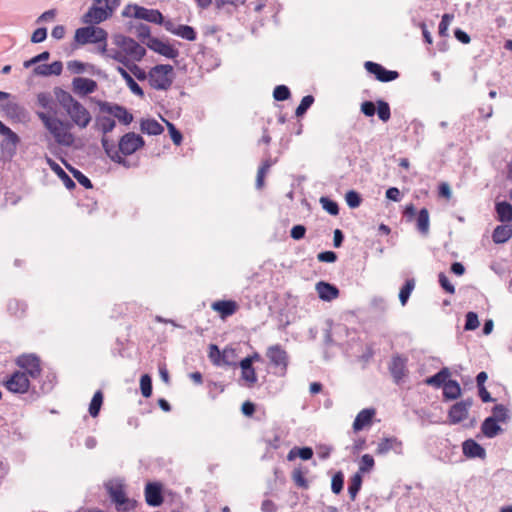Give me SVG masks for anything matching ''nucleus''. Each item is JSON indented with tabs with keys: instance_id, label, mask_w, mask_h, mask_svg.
<instances>
[{
	"instance_id": "obj_1",
	"label": "nucleus",
	"mask_w": 512,
	"mask_h": 512,
	"mask_svg": "<svg viewBox=\"0 0 512 512\" xmlns=\"http://www.w3.org/2000/svg\"><path fill=\"white\" fill-rule=\"evenodd\" d=\"M102 147L106 155L115 163L128 167V161L123 156H129L141 149L145 145L142 136L134 132L124 134L118 142V147L114 142L109 141L107 137L101 139Z\"/></svg>"
},
{
	"instance_id": "obj_2",
	"label": "nucleus",
	"mask_w": 512,
	"mask_h": 512,
	"mask_svg": "<svg viewBox=\"0 0 512 512\" xmlns=\"http://www.w3.org/2000/svg\"><path fill=\"white\" fill-rule=\"evenodd\" d=\"M37 116L45 128L53 135L56 143L63 146H71L73 144L74 137L69 132L70 124L68 122L51 117L44 112H37Z\"/></svg>"
},
{
	"instance_id": "obj_3",
	"label": "nucleus",
	"mask_w": 512,
	"mask_h": 512,
	"mask_svg": "<svg viewBox=\"0 0 512 512\" xmlns=\"http://www.w3.org/2000/svg\"><path fill=\"white\" fill-rule=\"evenodd\" d=\"M265 356L269 361L273 374L277 377H285L290 363V356L281 344H273L267 347Z\"/></svg>"
},
{
	"instance_id": "obj_4",
	"label": "nucleus",
	"mask_w": 512,
	"mask_h": 512,
	"mask_svg": "<svg viewBox=\"0 0 512 512\" xmlns=\"http://www.w3.org/2000/svg\"><path fill=\"white\" fill-rule=\"evenodd\" d=\"M149 84L156 90H168L173 83V67L169 64H159L148 73Z\"/></svg>"
},
{
	"instance_id": "obj_5",
	"label": "nucleus",
	"mask_w": 512,
	"mask_h": 512,
	"mask_svg": "<svg viewBox=\"0 0 512 512\" xmlns=\"http://www.w3.org/2000/svg\"><path fill=\"white\" fill-rule=\"evenodd\" d=\"M78 28L75 31L74 40L79 45H86L89 43H100L107 41L108 33L101 27L92 24Z\"/></svg>"
},
{
	"instance_id": "obj_6",
	"label": "nucleus",
	"mask_w": 512,
	"mask_h": 512,
	"mask_svg": "<svg viewBox=\"0 0 512 512\" xmlns=\"http://www.w3.org/2000/svg\"><path fill=\"white\" fill-rule=\"evenodd\" d=\"M123 17H134L154 24L163 23V15L157 9H148L137 4H128L122 11Z\"/></svg>"
},
{
	"instance_id": "obj_7",
	"label": "nucleus",
	"mask_w": 512,
	"mask_h": 512,
	"mask_svg": "<svg viewBox=\"0 0 512 512\" xmlns=\"http://www.w3.org/2000/svg\"><path fill=\"white\" fill-rule=\"evenodd\" d=\"M114 43L135 61L142 60L146 54V49L130 37L121 34L115 35Z\"/></svg>"
},
{
	"instance_id": "obj_8",
	"label": "nucleus",
	"mask_w": 512,
	"mask_h": 512,
	"mask_svg": "<svg viewBox=\"0 0 512 512\" xmlns=\"http://www.w3.org/2000/svg\"><path fill=\"white\" fill-rule=\"evenodd\" d=\"M102 3H96L93 0L92 6L82 16V23L97 25L109 19L115 12L108 5L101 6Z\"/></svg>"
},
{
	"instance_id": "obj_9",
	"label": "nucleus",
	"mask_w": 512,
	"mask_h": 512,
	"mask_svg": "<svg viewBox=\"0 0 512 512\" xmlns=\"http://www.w3.org/2000/svg\"><path fill=\"white\" fill-rule=\"evenodd\" d=\"M105 487L118 511H129L132 508L121 482H117L116 485H113V482H105Z\"/></svg>"
},
{
	"instance_id": "obj_10",
	"label": "nucleus",
	"mask_w": 512,
	"mask_h": 512,
	"mask_svg": "<svg viewBox=\"0 0 512 512\" xmlns=\"http://www.w3.org/2000/svg\"><path fill=\"white\" fill-rule=\"evenodd\" d=\"M472 405L473 399L470 397L454 403L448 411L449 423L456 425L464 421L468 417Z\"/></svg>"
},
{
	"instance_id": "obj_11",
	"label": "nucleus",
	"mask_w": 512,
	"mask_h": 512,
	"mask_svg": "<svg viewBox=\"0 0 512 512\" xmlns=\"http://www.w3.org/2000/svg\"><path fill=\"white\" fill-rule=\"evenodd\" d=\"M98 106L102 113L113 115L124 125H129L133 121V115L124 106L107 101H99Z\"/></svg>"
},
{
	"instance_id": "obj_12",
	"label": "nucleus",
	"mask_w": 512,
	"mask_h": 512,
	"mask_svg": "<svg viewBox=\"0 0 512 512\" xmlns=\"http://www.w3.org/2000/svg\"><path fill=\"white\" fill-rule=\"evenodd\" d=\"M16 364L24 369L23 372L27 374V377L37 379L41 374L40 360L34 354H23L16 360Z\"/></svg>"
},
{
	"instance_id": "obj_13",
	"label": "nucleus",
	"mask_w": 512,
	"mask_h": 512,
	"mask_svg": "<svg viewBox=\"0 0 512 512\" xmlns=\"http://www.w3.org/2000/svg\"><path fill=\"white\" fill-rule=\"evenodd\" d=\"M4 384L9 391L22 394L28 391L30 381L25 372L15 371Z\"/></svg>"
},
{
	"instance_id": "obj_14",
	"label": "nucleus",
	"mask_w": 512,
	"mask_h": 512,
	"mask_svg": "<svg viewBox=\"0 0 512 512\" xmlns=\"http://www.w3.org/2000/svg\"><path fill=\"white\" fill-rule=\"evenodd\" d=\"M144 494L147 505L151 507H159L164 502L161 482H146Z\"/></svg>"
},
{
	"instance_id": "obj_15",
	"label": "nucleus",
	"mask_w": 512,
	"mask_h": 512,
	"mask_svg": "<svg viewBox=\"0 0 512 512\" xmlns=\"http://www.w3.org/2000/svg\"><path fill=\"white\" fill-rule=\"evenodd\" d=\"M364 67L367 72L375 75V78L380 82H391L399 77L397 71L388 70L381 64L372 61H366Z\"/></svg>"
},
{
	"instance_id": "obj_16",
	"label": "nucleus",
	"mask_w": 512,
	"mask_h": 512,
	"mask_svg": "<svg viewBox=\"0 0 512 512\" xmlns=\"http://www.w3.org/2000/svg\"><path fill=\"white\" fill-rule=\"evenodd\" d=\"M388 369L393 378V381L399 385L408 374L407 358L400 355L393 356L389 363Z\"/></svg>"
},
{
	"instance_id": "obj_17",
	"label": "nucleus",
	"mask_w": 512,
	"mask_h": 512,
	"mask_svg": "<svg viewBox=\"0 0 512 512\" xmlns=\"http://www.w3.org/2000/svg\"><path fill=\"white\" fill-rule=\"evenodd\" d=\"M0 111H2L7 118L16 122H23L28 118V112L24 106L15 101H7L1 104Z\"/></svg>"
},
{
	"instance_id": "obj_18",
	"label": "nucleus",
	"mask_w": 512,
	"mask_h": 512,
	"mask_svg": "<svg viewBox=\"0 0 512 512\" xmlns=\"http://www.w3.org/2000/svg\"><path fill=\"white\" fill-rule=\"evenodd\" d=\"M66 112L71 120L80 128H86L91 121L89 111L79 101L75 102Z\"/></svg>"
},
{
	"instance_id": "obj_19",
	"label": "nucleus",
	"mask_w": 512,
	"mask_h": 512,
	"mask_svg": "<svg viewBox=\"0 0 512 512\" xmlns=\"http://www.w3.org/2000/svg\"><path fill=\"white\" fill-rule=\"evenodd\" d=\"M145 45L152 51L169 59H175L179 56V51L169 43H165L162 40L154 37L145 42Z\"/></svg>"
},
{
	"instance_id": "obj_20",
	"label": "nucleus",
	"mask_w": 512,
	"mask_h": 512,
	"mask_svg": "<svg viewBox=\"0 0 512 512\" xmlns=\"http://www.w3.org/2000/svg\"><path fill=\"white\" fill-rule=\"evenodd\" d=\"M19 143L20 137L14 131H10L9 134L5 135L0 142L2 154L8 158L14 157Z\"/></svg>"
},
{
	"instance_id": "obj_21",
	"label": "nucleus",
	"mask_w": 512,
	"mask_h": 512,
	"mask_svg": "<svg viewBox=\"0 0 512 512\" xmlns=\"http://www.w3.org/2000/svg\"><path fill=\"white\" fill-rule=\"evenodd\" d=\"M403 444L402 441L396 437L383 438L377 445L376 453L378 455H385L389 451H394L396 454H402Z\"/></svg>"
},
{
	"instance_id": "obj_22",
	"label": "nucleus",
	"mask_w": 512,
	"mask_h": 512,
	"mask_svg": "<svg viewBox=\"0 0 512 512\" xmlns=\"http://www.w3.org/2000/svg\"><path fill=\"white\" fill-rule=\"evenodd\" d=\"M73 90L75 93L82 96L93 93L97 88V83L93 79L76 77L72 81Z\"/></svg>"
},
{
	"instance_id": "obj_23",
	"label": "nucleus",
	"mask_w": 512,
	"mask_h": 512,
	"mask_svg": "<svg viewBox=\"0 0 512 512\" xmlns=\"http://www.w3.org/2000/svg\"><path fill=\"white\" fill-rule=\"evenodd\" d=\"M318 296L323 301H332L339 296V289L328 282L320 281L316 284Z\"/></svg>"
},
{
	"instance_id": "obj_24",
	"label": "nucleus",
	"mask_w": 512,
	"mask_h": 512,
	"mask_svg": "<svg viewBox=\"0 0 512 512\" xmlns=\"http://www.w3.org/2000/svg\"><path fill=\"white\" fill-rule=\"evenodd\" d=\"M376 414V410L374 408H366L361 410L354 422H353V430L355 432L363 430L366 426L372 423L373 417Z\"/></svg>"
},
{
	"instance_id": "obj_25",
	"label": "nucleus",
	"mask_w": 512,
	"mask_h": 512,
	"mask_svg": "<svg viewBox=\"0 0 512 512\" xmlns=\"http://www.w3.org/2000/svg\"><path fill=\"white\" fill-rule=\"evenodd\" d=\"M46 163L50 169L62 180L63 184L68 190L75 188L76 184L73 179L63 170V168L58 163H56L50 157H46Z\"/></svg>"
},
{
	"instance_id": "obj_26",
	"label": "nucleus",
	"mask_w": 512,
	"mask_h": 512,
	"mask_svg": "<svg viewBox=\"0 0 512 512\" xmlns=\"http://www.w3.org/2000/svg\"><path fill=\"white\" fill-rule=\"evenodd\" d=\"M463 453L469 458H484L485 449L473 439L465 440L462 444Z\"/></svg>"
},
{
	"instance_id": "obj_27",
	"label": "nucleus",
	"mask_w": 512,
	"mask_h": 512,
	"mask_svg": "<svg viewBox=\"0 0 512 512\" xmlns=\"http://www.w3.org/2000/svg\"><path fill=\"white\" fill-rule=\"evenodd\" d=\"M212 309L218 312L221 318L233 315L237 310V303L233 300H220L212 304Z\"/></svg>"
},
{
	"instance_id": "obj_28",
	"label": "nucleus",
	"mask_w": 512,
	"mask_h": 512,
	"mask_svg": "<svg viewBox=\"0 0 512 512\" xmlns=\"http://www.w3.org/2000/svg\"><path fill=\"white\" fill-rule=\"evenodd\" d=\"M450 374V370L447 367H444L436 374L426 378L424 382L429 386L443 388L444 384L449 380L448 378L450 377Z\"/></svg>"
},
{
	"instance_id": "obj_29",
	"label": "nucleus",
	"mask_w": 512,
	"mask_h": 512,
	"mask_svg": "<svg viewBox=\"0 0 512 512\" xmlns=\"http://www.w3.org/2000/svg\"><path fill=\"white\" fill-rule=\"evenodd\" d=\"M461 387L456 380L449 379L443 386L444 400H456L461 396Z\"/></svg>"
},
{
	"instance_id": "obj_30",
	"label": "nucleus",
	"mask_w": 512,
	"mask_h": 512,
	"mask_svg": "<svg viewBox=\"0 0 512 512\" xmlns=\"http://www.w3.org/2000/svg\"><path fill=\"white\" fill-rule=\"evenodd\" d=\"M117 72L121 75V77L125 80L127 86L131 90L132 93L139 97H144V91L139 86V84L132 78V76L127 72V70L122 66L116 67Z\"/></svg>"
},
{
	"instance_id": "obj_31",
	"label": "nucleus",
	"mask_w": 512,
	"mask_h": 512,
	"mask_svg": "<svg viewBox=\"0 0 512 512\" xmlns=\"http://www.w3.org/2000/svg\"><path fill=\"white\" fill-rule=\"evenodd\" d=\"M140 129L148 135H160L164 131V127L155 119H143L140 123Z\"/></svg>"
},
{
	"instance_id": "obj_32",
	"label": "nucleus",
	"mask_w": 512,
	"mask_h": 512,
	"mask_svg": "<svg viewBox=\"0 0 512 512\" xmlns=\"http://www.w3.org/2000/svg\"><path fill=\"white\" fill-rule=\"evenodd\" d=\"M482 433L488 437L493 438L497 436L501 431V427L498 425L496 418L487 417L481 425Z\"/></svg>"
},
{
	"instance_id": "obj_33",
	"label": "nucleus",
	"mask_w": 512,
	"mask_h": 512,
	"mask_svg": "<svg viewBox=\"0 0 512 512\" xmlns=\"http://www.w3.org/2000/svg\"><path fill=\"white\" fill-rule=\"evenodd\" d=\"M497 219L500 222H509L512 220V205L507 201L498 202L495 205Z\"/></svg>"
},
{
	"instance_id": "obj_34",
	"label": "nucleus",
	"mask_w": 512,
	"mask_h": 512,
	"mask_svg": "<svg viewBox=\"0 0 512 512\" xmlns=\"http://www.w3.org/2000/svg\"><path fill=\"white\" fill-rule=\"evenodd\" d=\"M54 94L57 101L63 107V109H65V111L72 107L75 102H77V100L74 99L69 92L63 90L62 88H55Z\"/></svg>"
},
{
	"instance_id": "obj_35",
	"label": "nucleus",
	"mask_w": 512,
	"mask_h": 512,
	"mask_svg": "<svg viewBox=\"0 0 512 512\" xmlns=\"http://www.w3.org/2000/svg\"><path fill=\"white\" fill-rule=\"evenodd\" d=\"M313 457V449L311 447H293L288 455L287 459L292 461L296 458H300L302 460H309Z\"/></svg>"
},
{
	"instance_id": "obj_36",
	"label": "nucleus",
	"mask_w": 512,
	"mask_h": 512,
	"mask_svg": "<svg viewBox=\"0 0 512 512\" xmlns=\"http://www.w3.org/2000/svg\"><path fill=\"white\" fill-rule=\"evenodd\" d=\"M512 237V229L511 227L507 226H497L493 233H492V239L494 243L496 244H502L507 242Z\"/></svg>"
},
{
	"instance_id": "obj_37",
	"label": "nucleus",
	"mask_w": 512,
	"mask_h": 512,
	"mask_svg": "<svg viewBox=\"0 0 512 512\" xmlns=\"http://www.w3.org/2000/svg\"><path fill=\"white\" fill-rule=\"evenodd\" d=\"M116 126L114 119L108 116H98L95 122V128L101 131L104 136L111 132Z\"/></svg>"
},
{
	"instance_id": "obj_38",
	"label": "nucleus",
	"mask_w": 512,
	"mask_h": 512,
	"mask_svg": "<svg viewBox=\"0 0 512 512\" xmlns=\"http://www.w3.org/2000/svg\"><path fill=\"white\" fill-rule=\"evenodd\" d=\"M417 229L426 236L429 233V212L426 208H422L417 215Z\"/></svg>"
},
{
	"instance_id": "obj_39",
	"label": "nucleus",
	"mask_w": 512,
	"mask_h": 512,
	"mask_svg": "<svg viewBox=\"0 0 512 512\" xmlns=\"http://www.w3.org/2000/svg\"><path fill=\"white\" fill-rule=\"evenodd\" d=\"M415 288V279H407L399 292V301L402 306H405L410 298L411 293Z\"/></svg>"
},
{
	"instance_id": "obj_40",
	"label": "nucleus",
	"mask_w": 512,
	"mask_h": 512,
	"mask_svg": "<svg viewBox=\"0 0 512 512\" xmlns=\"http://www.w3.org/2000/svg\"><path fill=\"white\" fill-rule=\"evenodd\" d=\"M174 35L179 36L188 41H194L197 38L195 29L189 25H178Z\"/></svg>"
},
{
	"instance_id": "obj_41",
	"label": "nucleus",
	"mask_w": 512,
	"mask_h": 512,
	"mask_svg": "<svg viewBox=\"0 0 512 512\" xmlns=\"http://www.w3.org/2000/svg\"><path fill=\"white\" fill-rule=\"evenodd\" d=\"M64 164L69 169V171L73 174V177L77 180V182L85 187L86 189H91L93 187L91 180L84 175L81 171L78 169L72 167L70 164L64 161Z\"/></svg>"
},
{
	"instance_id": "obj_42",
	"label": "nucleus",
	"mask_w": 512,
	"mask_h": 512,
	"mask_svg": "<svg viewBox=\"0 0 512 512\" xmlns=\"http://www.w3.org/2000/svg\"><path fill=\"white\" fill-rule=\"evenodd\" d=\"M102 403H103V393L100 390H98L93 395L90 405H89V414L92 417H97L99 415Z\"/></svg>"
},
{
	"instance_id": "obj_43",
	"label": "nucleus",
	"mask_w": 512,
	"mask_h": 512,
	"mask_svg": "<svg viewBox=\"0 0 512 512\" xmlns=\"http://www.w3.org/2000/svg\"><path fill=\"white\" fill-rule=\"evenodd\" d=\"M222 365L229 367L237 366V353L234 348L226 347L222 351Z\"/></svg>"
},
{
	"instance_id": "obj_44",
	"label": "nucleus",
	"mask_w": 512,
	"mask_h": 512,
	"mask_svg": "<svg viewBox=\"0 0 512 512\" xmlns=\"http://www.w3.org/2000/svg\"><path fill=\"white\" fill-rule=\"evenodd\" d=\"M376 113L380 120L387 122L391 117V110L389 104L384 100H378L376 102Z\"/></svg>"
},
{
	"instance_id": "obj_45",
	"label": "nucleus",
	"mask_w": 512,
	"mask_h": 512,
	"mask_svg": "<svg viewBox=\"0 0 512 512\" xmlns=\"http://www.w3.org/2000/svg\"><path fill=\"white\" fill-rule=\"evenodd\" d=\"M320 203L322 208L332 216H336L339 214V206L338 203L329 197L322 196L320 198Z\"/></svg>"
},
{
	"instance_id": "obj_46",
	"label": "nucleus",
	"mask_w": 512,
	"mask_h": 512,
	"mask_svg": "<svg viewBox=\"0 0 512 512\" xmlns=\"http://www.w3.org/2000/svg\"><path fill=\"white\" fill-rule=\"evenodd\" d=\"M241 380L247 387H253L258 380L255 368L241 369Z\"/></svg>"
},
{
	"instance_id": "obj_47",
	"label": "nucleus",
	"mask_w": 512,
	"mask_h": 512,
	"mask_svg": "<svg viewBox=\"0 0 512 512\" xmlns=\"http://www.w3.org/2000/svg\"><path fill=\"white\" fill-rule=\"evenodd\" d=\"M492 418H496L497 422H506L509 418L508 409L503 404H496L492 409Z\"/></svg>"
},
{
	"instance_id": "obj_48",
	"label": "nucleus",
	"mask_w": 512,
	"mask_h": 512,
	"mask_svg": "<svg viewBox=\"0 0 512 512\" xmlns=\"http://www.w3.org/2000/svg\"><path fill=\"white\" fill-rule=\"evenodd\" d=\"M314 103V97L312 95H306L302 98L300 104L296 108L295 114L297 117L303 116L307 110L312 106Z\"/></svg>"
},
{
	"instance_id": "obj_49",
	"label": "nucleus",
	"mask_w": 512,
	"mask_h": 512,
	"mask_svg": "<svg viewBox=\"0 0 512 512\" xmlns=\"http://www.w3.org/2000/svg\"><path fill=\"white\" fill-rule=\"evenodd\" d=\"M345 200L352 209L359 207L362 203L361 195L355 190H349L345 195Z\"/></svg>"
},
{
	"instance_id": "obj_50",
	"label": "nucleus",
	"mask_w": 512,
	"mask_h": 512,
	"mask_svg": "<svg viewBox=\"0 0 512 512\" xmlns=\"http://www.w3.org/2000/svg\"><path fill=\"white\" fill-rule=\"evenodd\" d=\"M140 389L145 398H149L152 395V379L148 374L141 376Z\"/></svg>"
},
{
	"instance_id": "obj_51",
	"label": "nucleus",
	"mask_w": 512,
	"mask_h": 512,
	"mask_svg": "<svg viewBox=\"0 0 512 512\" xmlns=\"http://www.w3.org/2000/svg\"><path fill=\"white\" fill-rule=\"evenodd\" d=\"M136 35L139 38V40L145 44V42L149 41V39H153L154 37L151 36L150 27L146 24H138L136 27Z\"/></svg>"
},
{
	"instance_id": "obj_52",
	"label": "nucleus",
	"mask_w": 512,
	"mask_h": 512,
	"mask_svg": "<svg viewBox=\"0 0 512 512\" xmlns=\"http://www.w3.org/2000/svg\"><path fill=\"white\" fill-rule=\"evenodd\" d=\"M479 326V319L478 315L475 312H468L465 316V325L464 330L466 331H473L477 329Z\"/></svg>"
},
{
	"instance_id": "obj_53",
	"label": "nucleus",
	"mask_w": 512,
	"mask_h": 512,
	"mask_svg": "<svg viewBox=\"0 0 512 512\" xmlns=\"http://www.w3.org/2000/svg\"><path fill=\"white\" fill-rule=\"evenodd\" d=\"M163 121L166 123L171 140L175 145H180L183 140L182 133L175 127V125L168 120L163 119Z\"/></svg>"
},
{
	"instance_id": "obj_54",
	"label": "nucleus",
	"mask_w": 512,
	"mask_h": 512,
	"mask_svg": "<svg viewBox=\"0 0 512 512\" xmlns=\"http://www.w3.org/2000/svg\"><path fill=\"white\" fill-rule=\"evenodd\" d=\"M291 96L290 89L286 85H278L274 88L273 97L276 101H285Z\"/></svg>"
},
{
	"instance_id": "obj_55",
	"label": "nucleus",
	"mask_w": 512,
	"mask_h": 512,
	"mask_svg": "<svg viewBox=\"0 0 512 512\" xmlns=\"http://www.w3.org/2000/svg\"><path fill=\"white\" fill-rule=\"evenodd\" d=\"M107 57L114 59L115 61L119 62L123 66L127 68V66L130 64V60L127 57V55L124 52H121L116 49H111L107 53Z\"/></svg>"
},
{
	"instance_id": "obj_56",
	"label": "nucleus",
	"mask_w": 512,
	"mask_h": 512,
	"mask_svg": "<svg viewBox=\"0 0 512 512\" xmlns=\"http://www.w3.org/2000/svg\"><path fill=\"white\" fill-rule=\"evenodd\" d=\"M222 351L219 350L218 346L211 344L209 346V359L216 366H222Z\"/></svg>"
},
{
	"instance_id": "obj_57",
	"label": "nucleus",
	"mask_w": 512,
	"mask_h": 512,
	"mask_svg": "<svg viewBox=\"0 0 512 512\" xmlns=\"http://www.w3.org/2000/svg\"><path fill=\"white\" fill-rule=\"evenodd\" d=\"M37 103L44 109H51L53 98L49 93L41 92L37 95Z\"/></svg>"
},
{
	"instance_id": "obj_58",
	"label": "nucleus",
	"mask_w": 512,
	"mask_h": 512,
	"mask_svg": "<svg viewBox=\"0 0 512 512\" xmlns=\"http://www.w3.org/2000/svg\"><path fill=\"white\" fill-rule=\"evenodd\" d=\"M438 281L442 289L449 293L454 294L455 293V287L454 285L449 281L448 277L445 275V273L441 272L438 275Z\"/></svg>"
},
{
	"instance_id": "obj_59",
	"label": "nucleus",
	"mask_w": 512,
	"mask_h": 512,
	"mask_svg": "<svg viewBox=\"0 0 512 512\" xmlns=\"http://www.w3.org/2000/svg\"><path fill=\"white\" fill-rule=\"evenodd\" d=\"M454 16L452 14H444L442 16V19L439 23V35L444 37V36H447V30H448V27L449 25L451 24L452 20H453Z\"/></svg>"
},
{
	"instance_id": "obj_60",
	"label": "nucleus",
	"mask_w": 512,
	"mask_h": 512,
	"mask_svg": "<svg viewBox=\"0 0 512 512\" xmlns=\"http://www.w3.org/2000/svg\"><path fill=\"white\" fill-rule=\"evenodd\" d=\"M127 68L140 81H143L148 77L146 72L135 63L130 62Z\"/></svg>"
},
{
	"instance_id": "obj_61",
	"label": "nucleus",
	"mask_w": 512,
	"mask_h": 512,
	"mask_svg": "<svg viewBox=\"0 0 512 512\" xmlns=\"http://www.w3.org/2000/svg\"><path fill=\"white\" fill-rule=\"evenodd\" d=\"M373 466H374V459L371 455L365 454L361 457L360 467H359L361 472L369 471L370 469H372Z\"/></svg>"
},
{
	"instance_id": "obj_62",
	"label": "nucleus",
	"mask_w": 512,
	"mask_h": 512,
	"mask_svg": "<svg viewBox=\"0 0 512 512\" xmlns=\"http://www.w3.org/2000/svg\"><path fill=\"white\" fill-rule=\"evenodd\" d=\"M360 110L365 116L372 117L376 113V105L372 101H364L361 104Z\"/></svg>"
},
{
	"instance_id": "obj_63",
	"label": "nucleus",
	"mask_w": 512,
	"mask_h": 512,
	"mask_svg": "<svg viewBox=\"0 0 512 512\" xmlns=\"http://www.w3.org/2000/svg\"><path fill=\"white\" fill-rule=\"evenodd\" d=\"M306 227L304 225L298 224L292 227L290 231V236L294 240H301L305 237Z\"/></svg>"
},
{
	"instance_id": "obj_64",
	"label": "nucleus",
	"mask_w": 512,
	"mask_h": 512,
	"mask_svg": "<svg viewBox=\"0 0 512 512\" xmlns=\"http://www.w3.org/2000/svg\"><path fill=\"white\" fill-rule=\"evenodd\" d=\"M47 38V29L44 27L36 29L31 36L32 43H41Z\"/></svg>"
}]
</instances>
